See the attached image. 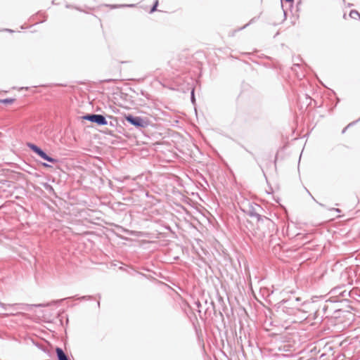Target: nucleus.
<instances>
[{
	"label": "nucleus",
	"mask_w": 360,
	"mask_h": 360,
	"mask_svg": "<svg viewBox=\"0 0 360 360\" xmlns=\"http://www.w3.org/2000/svg\"><path fill=\"white\" fill-rule=\"evenodd\" d=\"M29 148L35 153H37L39 156H40L41 158L53 163L57 162V160L52 158L49 156H48L41 148H39L38 146H37L34 144L29 143L28 144Z\"/></svg>",
	"instance_id": "1"
},
{
	"label": "nucleus",
	"mask_w": 360,
	"mask_h": 360,
	"mask_svg": "<svg viewBox=\"0 0 360 360\" xmlns=\"http://www.w3.org/2000/svg\"><path fill=\"white\" fill-rule=\"evenodd\" d=\"M83 119L95 122L98 125L107 124L105 118L101 115H87L84 116Z\"/></svg>",
	"instance_id": "2"
},
{
	"label": "nucleus",
	"mask_w": 360,
	"mask_h": 360,
	"mask_svg": "<svg viewBox=\"0 0 360 360\" xmlns=\"http://www.w3.org/2000/svg\"><path fill=\"white\" fill-rule=\"evenodd\" d=\"M127 122L136 127H143L145 124L144 121L139 117H133L132 115H127L125 117Z\"/></svg>",
	"instance_id": "3"
},
{
	"label": "nucleus",
	"mask_w": 360,
	"mask_h": 360,
	"mask_svg": "<svg viewBox=\"0 0 360 360\" xmlns=\"http://www.w3.org/2000/svg\"><path fill=\"white\" fill-rule=\"evenodd\" d=\"M58 360H68L65 354L63 352V349L60 348H56V349Z\"/></svg>",
	"instance_id": "4"
},
{
	"label": "nucleus",
	"mask_w": 360,
	"mask_h": 360,
	"mask_svg": "<svg viewBox=\"0 0 360 360\" xmlns=\"http://www.w3.org/2000/svg\"><path fill=\"white\" fill-rule=\"evenodd\" d=\"M15 98L0 99V103L4 104H11L14 103Z\"/></svg>",
	"instance_id": "5"
},
{
	"label": "nucleus",
	"mask_w": 360,
	"mask_h": 360,
	"mask_svg": "<svg viewBox=\"0 0 360 360\" xmlns=\"http://www.w3.org/2000/svg\"><path fill=\"white\" fill-rule=\"evenodd\" d=\"M349 15L353 18H356V17H359V13L356 11H352L349 13Z\"/></svg>",
	"instance_id": "6"
},
{
	"label": "nucleus",
	"mask_w": 360,
	"mask_h": 360,
	"mask_svg": "<svg viewBox=\"0 0 360 360\" xmlns=\"http://www.w3.org/2000/svg\"><path fill=\"white\" fill-rule=\"evenodd\" d=\"M158 0H155V3H154V6H153V8H151V10H150V12H151V13L155 11L156 7H157V6H158Z\"/></svg>",
	"instance_id": "7"
},
{
	"label": "nucleus",
	"mask_w": 360,
	"mask_h": 360,
	"mask_svg": "<svg viewBox=\"0 0 360 360\" xmlns=\"http://www.w3.org/2000/svg\"><path fill=\"white\" fill-rule=\"evenodd\" d=\"M42 165L45 167H51V166L47 165L46 163H42Z\"/></svg>",
	"instance_id": "8"
},
{
	"label": "nucleus",
	"mask_w": 360,
	"mask_h": 360,
	"mask_svg": "<svg viewBox=\"0 0 360 360\" xmlns=\"http://www.w3.org/2000/svg\"><path fill=\"white\" fill-rule=\"evenodd\" d=\"M286 1L291 2L293 1V0H285Z\"/></svg>",
	"instance_id": "9"
}]
</instances>
